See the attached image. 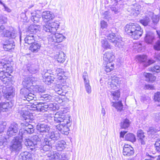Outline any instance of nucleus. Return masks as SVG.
Segmentation results:
<instances>
[{
  "label": "nucleus",
  "instance_id": "38",
  "mask_svg": "<svg viewBox=\"0 0 160 160\" xmlns=\"http://www.w3.org/2000/svg\"><path fill=\"white\" fill-rule=\"evenodd\" d=\"M112 106L115 107L118 111L120 112L123 108V105L121 101L118 102H112Z\"/></svg>",
  "mask_w": 160,
  "mask_h": 160
},
{
  "label": "nucleus",
  "instance_id": "39",
  "mask_svg": "<svg viewBox=\"0 0 160 160\" xmlns=\"http://www.w3.org/2000/svg\"><path fill=\"white\" fill-rule=\"evenodd\" d=\"M24 41L26 43L32 44L35 41L34 36L32 35H27L24 39Z\"/></svg>",
  "mask_w": 160,
  "mask_h": 160
},
{
  "label": "nucleus",
  "instance_id": "37",
  "mask_svg": "<svg viewBox=\"0 0 160 160\" xmlns=\"http://www.w3.org/2000/svg\"><path fill=\"white\" fill-rule=\"evenodd\" d=\"M125 139L127 141H130L132 142H135L136 138L135 135L132 133H128L125 136Z\"/></svg>",
  "mask_w": 160,
  "mask_h": 160
},
{
  "label": "nucleus",
  "instance_id": "13",
  "mask_svg": "<svg viewBox=\"0 0 160 160\" xmlns=\"http://www.w3.org/2000/svg\"><path fill=\"white\" fill-rule=\"evenodd\" d=\"M50 153H47L48 157L51 158L52 160H68L69 158L66 153H55L54 152H50Z\"/></svg>",
  "mask_w": 160,
  "mask_h": 160
},
{
  "label": "nucleus",
  "instance_id": "35",
  "mask_svg": "<svg viewBox=\"0 0 160 160\" xmlns=\"http://www.w3.org/2000/svg\"><path fill=\"white\" fill-rule=\"evenodd\" d=\"M65 55L64 53L61 52L59 53L58 54H57L55 57L57 59V61L58 62L62 63L65 60Z\"/></svg>",
  "mask_w": 160,
  "mask_h": 160
},
{
  "label": "nucleus",
  "instance_id": "16",
  "mask_svg": "<svg viewBox=\"0 0 160 160\" xmlns=\"http://www.w3.org/2000/svg\"><path fill=\"white\" fill-rule=\"evenodd\" d=\"M42 19L44 22H46L44 25L47 23H49L48 21L52 20L55 17L54 15L52 12L49 11H45L43 12L41 14ZM44 25H43V27Z\"/></svg>",
  "mask_w": 160,
  "mask_h": 160
},
{
  "label": "nucleus",
  "instance_id": "15",
  "mask_svg": "<svg viewBox=\"0 0 160 160\" xmlns=\"http://www.w3.org/2000/svg\"><path fill=\"white\" fill-rule=\"evenodd\" d=\"M36 128L38 131L39 132L40 134L46 136L49 132V131L50 128L48 125L43 123L38 124Z\"/></svg>",
  "mask_w": 160,
  "mask_h": 160
},
{
  "label": "nucleus",
  "instance_id": "27",
  "mask_svg": "<svg viewBox=\"0 0 160 160\" xmlns=\"http://www.w3.org/2000/svg\"><path fill=\"white\" fill-rule=\"evenodd\" d=\"M41 44L37 42L32 43L29 47V50L34 53L37 52L40 49Z\"/></svg>",
  "mask_w": 160,
  "mask_h": 160
},
{
  "label": "nucleus",
  "instance_id": "42",
  "mask_svg": "<svg viewBox=\"0 0 160 160\" xmlns=\"http://www.w3.org/2000/svg\"><path fill=\"white\" fill-rule=\"evenodd\" d=\"M7 22V18L4 16L0 15V25L2 24L6 23ZM5 28L3 25H0V32L2 31Z\"/></svg>",
  "mask_w": 160,
  "mask_h": 160
},
{
  "label": "nucleus",
  "instance_id": "31",
  "mask_svg": "<svg viewBox=\"0 0 160 160\" xmlns=\"http://www.w3.org/2000/svg\"><path fill=\"white\" fill-rule=\"evenodd\" d=\"M8 91L5 92L4 91V89L2 91L3 92V96L7 99H11L14 95V93L13 92V90L11 88H9L7 89Z\"/></svg>",
  "mask_w": 160,
  "mask_h": 160
},
{
  "label": "nucleus",
  "instance_id": "51",
  "mask_svg": "<svg viewBox=\"0 0 160 160\" xmlns=\"http://www.w3.org/2000/svg\"><path fill=\"white\" fill-rule=\"evenodd\" d=\"M151 14L152 15V22L154 25H156L158 23L159 20V17L158 15H154L152 12H151Z\"/></svg>",
  "mask_w": 160,
  "mask_h": 160
},
{
  "label": "nucleus",
  "instance_id": "50",
  "mask_svg": "<svg viewBox=\"0 0 160 160\" xmlns=\"http://www.w3.org/2000/svg\"><path fill=\"white\" fill-rule=\"evenodd\" d=\"M140 5H138L136 6L135 8L132 10V13L134 16H137L140 13Z\"/></svg>",
  "mask_w": 160,
  "mask_h": 160
},
{
  "label": "nucleus",
  "instance_id": "20",
  "mask_svg": "<svg viewBox=\"0 0 160 160\" xmlns=\"http://www.w3.org/2000/svg\"><path fill=\"white\" fill-rule=\"evenodd\" d=\"M13 41L12 40L7 39L3 41V49L5 51H9L14 48L15 45L13 44Z\"/></svg>",
  "mask_w": 160,
  "mask_h": 160
},
{
  "label": "nucleus",
  "instance_id": "47",
  "mask_svg": "<svg viewBox=\"0 0 160 160\" xmlns=\"http://www.w3.org/2000/svg\"><path fill=\"white\" fill-rule=\"evenodd\" d=\"M27 68L28 71L32 74H35L37 73L38 71V70L34 68L33 66H30V67L29 65H28V66Z\"/></svg>",
  "mask_w": 160,
  "mask_h": 160
},
{
  "label": "nucleus",
  "instance_id": "63",
  "mask_svg": "<svg viewBox=\"0 0 160 160\" xmlns=\"http://www.w3.org/2000/svg\"><path fill=\"white\" fill-rule=\"evenodd\" d=\"M146 89H153V86L149 84H146L144 88Z\"/></svg>",
  "mask_w": 160,
  "mask_h": 160
},
{
  "label": "nucleus",
  "instance_id": "59",
  "mask_svg": "<svg viewBox=\"0 0 160 160\" xmlns=\"http://www.w3.org/2000/svg\"><path fill=\"white\" fill-rule=\"evenodd\" d=\"M157 131V130L156 129L152 127H151L150 128L148 132L149 134H153L156 133Z\"/></svg>",
  "mask_w": 160,
  "mask_h": 160
},
{
  "label": "nucleus",
  "instance_id": "21",
  "mask_svg": "<svg viewBox=\"0 0 160 160\" xmlns=\"http://www.w3.org/2000/svg\"><path fill=\"white\" fill-rule=\"evenodd\" d=\"M47 141L44 139V142H43V144H41L40 142V147L41 148H39L38 150H40L41 151V152H42V151L43 150L45 152L48 151L50 149L52 148V146L53 144L50 143V142Z\"/></svg>",
  "mask_w": 160,
  "mask_h": 160
},
{
  "label": "nucleus",
  "instance_id": "52",
  "mask_svg": "<svg viewBox=\"0 0 160 160\" xmlns=\"http://www.w3.org/2000/svg\"><path fill=\"white\" fill-rule=\"evenodd\" d=\"M150 69L152 72H160V66L159 65H156L151 68Z\"/></svg>",
  "mask_w": 160,
  "mask_h": 160
},
{
  "label": "nucleus",
  "instance_id": "11",
  "mask_svg": "<svg viewBox=\"0 0 160 160\" xmlns=\"http://www.w3.org/2000/svg\"><path fill=\"white\" fill-rule=\"evenodd\" d=\"M34 141L28 140L27 142H25L26 146L29 147L32 151H35L40 148V147L41 139L38 138V136L35 135L34 137Z\"/></svg>",
  "mask_w": 160,
  "mask_h": 160
},
{
  "label": "nucleus",
  "instance_id": "4",
  "mask_svg": "<svg viewBox=\"0 0 160 160\" xmlns=\"http://www.w3.org/2000/svg\"><path fill=\"white\" fill-rule=\"evenodd\" d=\"M48 71L45 70L42 73L43 80L46 84H49L52 83L55 78L63 82H65V80L68 78L66 76V74L62 69L58 68L56 71L53 70L52 74L54 76H51V73L48 72Z\"/></svg>",
  "mask_w": 160,
  "mask_h": 160
},
{
  "label": "nucleus",
  "instance_id": "8",
  "mask_svg": "<svg viewBox=\"0 0 160 160\" xmlns=\"http://www.w3.org/2000/svg\"><path fill=\"white\" fill-rule=\"evenodd\" d=\"M103 60L106 66L104 69L107 72H110L114 68V64L112 62L114 58V54L111 51L106 52L103 55Z\"/></svg>",
  "mask_w": 160,
  "mask_h": 160
},
{
  "label": "nucleus",
  "instance_id": "26",
  "mask_svg": "<svg viewBox=\"0 0 160 160\" xmlns=\"http://www.w3.org/2000/svg\"><path fill=\"white\" fill-rule=\"evenodd\" d=\"M4 37L14 38L17 36L16 31L13 28H10L9 30H7L4 32Z\"/></svg>",
  "mask_w": 160,
  "mask_h": 160
},
{
  "label": "nucleus",
  "instance_id": "32",
  "mask_svg": "<svg viewBox=\"0 0 160 160\" xmlns=\"http://www.w3.org/2000/svg\"><path fill=\"white\" fill-rule=\"evenodd\" d=\"M138 137L139 140L141 142L142 144H145V135L144 133L142 130H139L138 132Z\"/></svg>",
  "mask_w": 160,
  "mask_h": 160
},
{
  "label": "nucleus",
  "instance_id": "46",
  "mask_svg": "<svg viewBox=\"0 0 160 160\" xmlns=\"http://www.w3.org/2000/svg\"><path fill=\"white\" fill-rule=\"evenodd\" d=\"M130 124L129 120L127 119H125L121 123V127L122 128H128Z\"/></svg>",
  "mask_w": 160,
  "mask_h": 160
},
{
  "label": "nucleus",
  "instance_id": "28",
  "mask_svg": "<svg viewBox=\"0 0 160 160\" xmlns=\"http://www.w3.org/2000/svg\"><path fill=\"white\" fill-rule=\"evenodd\" d=\"M66 147V142L63 140H61L57 142L55 145L56 149L58 151H61L64 150Z\"/></svg>",
  "mask_w": 160,
  "mask_h": 160
},
{
  "label": "nucleus",
  "instance_id": "48",
  "mask_svg": "<svg viewBox=\"0 0 160 160\" xmlns=\"http://www.w3.org/2000/svg\"><path fill=\"white\" fill-rule=\"evenodd\" d=\"M41 98L42 99L43 101H47L52 100V96L48 94L42 95Z\"/></svg>",
  "mask_w": 160,
  "mask_h": 160
},
{
  "label": "nucleus",
  "instance_id": "17",
  "mask_svg": "<svg viewBox=\"0 0 160 160\" xmlns=\"http://www.w3.org/2000/svg\"><path fill=\"white\" fill-rule=\"evenodd\" d=\"M18 130V125L14 122L11 124L7 132V135L10 137L16 135Z\"/></svg>",
  "mask_w": 160,
  "mask_h": 160
},
{
  "label": "nucleus",
  "instance_id": "23",
  "mask_svg": "<svg viewBox=\"0 0 160 160\" xmlns=\"http://www.w3.org/2000/svg\"><path fill=\"white\" fill-rule=\"evenodd\" d=\"M31 19L35 23L38 22L41 17V13L38 10L31 12Z\"/></svg>",
  "mask_w": 160,
  "mask_h": 160
},
{
  "label": "nucleus",
  "instance_id": "5",
  "mask_svg": "<svg viewBox=\"0 0 160 160\" xmlns=\"http://www.w3.org/2000/svg\"><path fill=\"white\" fill-rule=\"evenodd\" d=\"M125 32L134 39H139L142 36L143 30L140 26L137 23H131L125 27Z\"/></svg>",
  "mask_w": 160,
  "mask_h": 160
},
{
  "label": "nucleus",
  "instance_id": "61",
  "mask_svg": "<svg viewBox=\"0 0 160 160\" xmlns=\"http://www.w3.org/2000/svg\"><path fill=\"white\" fill-rule=\"evenodd\" d=\"M154 58L160 62V52L159 53L156 52L154 55Z\"/></svg>",
  "mask_w": 160,
  "mask_h": 160
},
{
  "label": "nucleus",
  "instance_id": "25",
  "mask_svg": "<svg viewBox=\"0 0 160 160\" xmlns=\"http://www.w3.org/2000/svg\"><path fill=\"white\" fill-rule=\"evenodd\" d=\"M40 28V26L32 24L28 27L27 32L31 34H35L39 31Z\"/></svg>",
  "mask_w": 160,
  "mask_h": 160
},
{
  "label": "nucleus",
  "instance_id": "29",
  "mask_svg": "<svg viewBox=\"0 0 160 160\" xmlns=\"http://www.w3.org/2000/svg\"><path fill=\"white\" fill-rule=\"evenodd\" d=\"M154 35L151 32L146 31V36L145 38V42L148 43H151L154 39Z\"/></svg>",
  "mask_w": 160,
  "mask_h": 160
},
{
  "label": "nucleus",
  "instance_id": "7",
  "mask_svg": "<svg viewBox=\"0 0 160 160\" xmlns=\"http://www.w3.org/2000/svg\"><path fill=\"white\" fill-rule=\"evenodd\" d=\"M3 68L6 69V72L1 71L0 72V79L3 83H8L12 80V76L10 74L13 71L12 68L9 63L5 62L3 65Z\"/></svg>",
  "mask_w": 160,
  "mask_h": 160
},
{
  "label": "nucleus",
  "instance_id": "49",
  "mask_svg": "<svg viewBox=\"0 0 160 160\" xmlns=\"http://www.w3.org/2000/svg\"><path fill=\"white\" fill-rule=\"evenodd\" d=\"M85 88L86 91L89 94L91 92V88L89 85V80H87L84 82Z\"/></svg>",
  "mask_w": 160,
  "mask_h": 160
},
{
  "label": "nucleus",
  "instance_id": "3",
  "mask_svg": "<svg viewBox=\"0 0 160 160\" xmlns=\"http://www.w3.org/2000/svg\"><path fill=\"white\" fill-rule=\"evenodd\" d=\"M35 79L32 77L25 78L22 82L23 88L20 90V94L22 95L24 100L30 101L36 99V95L32 93V89L33 87L34 80Z\"/></svg>",
  "mask_w": 160,
  "mask_h": 160
},
{
  "label": "nucleus",
  "instance_id": "62",
  "mask_svg": "<svg viewBox=\"0 0 160 160\" xmlns=\"http://www.w3.org/2000/svg\"><path fill=\"white\" fill-rule=\"evenodd\" d=\"M155 121L158 122L160 121V113H156L155 115Z\"/></svg>",
  "mask_w": 160,
  "mask_h": 160
},
{
  "label": "nucleus",
  "instance_id": "45",
  "mask_svg": "<svg viewBox=\"0 0 160 160\" xmlns=\"http://www.w3.org/2000/svg\"><path fill=\"white\" fill-rule=\"evenodd\" d=\"M149 22L150 18L147 16H146L142 19L140 20V22L144 26L148 25Z\"/></svg>",
  "mask_w": 160,
  "mask_h": 160
},
{
  "label": "nucleus",
  "instance_id": "54",
  "mask_svg": "<svg viewBox=\"0 0 160 160\" xmlns=\"http://www.w3.org/2000/svg\"><path fill=\"white\" fill-rule=\"evenodd\" d=\"M150 99L148 96H144L142 97L141 98V101L144 103H147L150 101Z\"/></svg>",
  "mask_w": 160,
  "mask_h": 160
},
{
  "label": "nucleus",
  "instance_id": "1",
  "mask_svg": "<svg viewBox=\"0 0 160 160\" xmlns=\"http://www.w3.org/2000/svg\"><path fill=\"white\" fill-rule=\"evenodd\" d=\"M68 111L67 108H62L57 112L54 116V121L56 122H63L62 124L54 125V129L58 130L62 134L66 135H68L69 133V128L72 123L70 117L66 116L65 115Z\"/></svg>",
  "mask_w": 160,
  "mask_h": 160
},
{
  "label": "nucleus",
  "instance_id": "30",
  "mask_svg": "<svg viewBox=\"0 0 160 160\" xmlns=\"http://www.w3.org/2000/svg\"><path fill=\"white\" fill-rule=\"evenodd\" d=\"M101 46L104 49H112L113 48V46L109 44L107 39L105 38H103L101 41Z\"/></svg>",
  "mask_w": 160,
  "mask_h": 160
},
{
  "label": "nucleus",
  "instance_id": "53",
  "mask_svg": "<svg viewBox=\"0 0 160 160\" xmlns=\"http://www.w3.org/2000/svg\"><path fill=\"white\" fill-rule=\"evenodd\" d=\"M102 14L103 18L108 19L110 17V12L109 11H106L102 12Z\"/></svg>",
  "mask_w": 160,
  "mask_h": 160
},
{
  "label": "nucleus",
  "instance_id": "60",
  "mask_svg": "<svg viewBox=\"0 0 160 160\" xmlns=\"http://www.w3.org/2000/svg\"><path fill=\"white\" fill-rule=\"evenodd\" d=\"M138 45L136 50H137L138 52H140L142 50V45L139 42L136 43V45Z\"/></svg>",
  "mask_w": 160,
  "mask_h": 160
},
{
  "label": "nucleus",
  "instance_id": "64",
  "mask_svg": "<svg viewBox=\"0 0 160 160\" xmlns=\"http://www.w3.org/2000/svg\"><path fill=\"white\" fill-rule=\"evenodd\" d=\"M88 77V74L86 72H84L83 73V78L84 81V82H85L86 81L88 80V79H86V78Z\"/></svg>",
  "mask_w": 160,
  "mask_h": 160
},
{
  "label": "nucleus",
  "instance_id": "33",
  "mask_svg": "<svg viewBox=\"0 0 160 160\" xmlns=\"http://www.w3.org/2000/svg\"><path fill=\"white\" fill-rule=\"evenodd\" d=\"M45 91V90L43 87L39 85H33V87L32 89V93L36 92L38 93H42Z\"/></svg>",
  "mask_w": 160,
  "mask_h": 160
},
{
  "label": "nucleus",
  "instance_id": "34",
  "mask_svg": "<svg viewBox=\"0 0 160 160\" xmlns=\"http://www.w3.org/2000/svg\"><path fill=\"white\" fill-rule=\"evenodd\" d=\"M112 11L115 14H117L120 12L121 10L120 6L117 4V2H115L114 4L111 8Z\"/></svg>",
  "mask_w": 160,
  "mask_h": 160
},
{
  "label": "nucleus",
  "instance_id": "10",
  "mask_svg": "<svg viewBox=\"0 0 160 160\" xmlns=\"http://www.w3.org/2000/svg\"><path fill=\"white\" fill-rule=\"evenodd\" d=\"M22 138L19 135L15 137L12 141L10 148L12 152L18 154L22 148Z\"/></svg>",
  "mask_w": 160,
  "mask_h": 160
},
{
  "label": "nucleus",
  "instance_id": "57",
  "mask_svg": "<svg viewBox=\"0 0 160 160\" xmlns=\"http://www.w3.org/2000/svg\"><path fill=\"white\" fill-rule=\"evenodd\" d=\"M154 99L155 101L160 102V92H158L155 94Z\"/></svg>",
  "mask_w": 160,
  "mask_h": 160
},
{
  "label": "nucleus",
  "instance_id": "22",
  "mask_svg": "<svg viewBox=\"0 0 160 160\" xmlns=\"http://www.w3.org/2000/svg\"><path fill=\"white\" fill-rule=\"evenodd\" d=\"M122 82V78L116 77L114 79H112L109 87L111 89H116L118 88V86Z\"/></svg>",
  "mask_w": 160,
  "mask_h": 160
},
{
  "label": "nucleus",
  "instance_id": "2",
  "mask_svg": "<svg viewBox=\"0 0 160 160\" xmlns=\"http://www.w3.org/2000/svg\"><path fill=\"white\" fill-rule=\"evenodd\" d=\"M59 22H52L47 23L43 27V31L47 33L49 36L48 41L49 42H62L65 37L62 34L56 33L60 26Z\"/></svg>",
  "mask_w": 160,
  "mask_h": 160
},
{
  "label": "nucleus",
  "instance_id": "40",
  "mask_svg": "<svg viewBox=\"0 0 160 160\" xmlns=\"http://www.w3.org/2000/svg\"><path fill=\"white\" fill-rule=\"evenodd\" d=\"M30 129L27 128H24L23 129H21L19 131V135L20 136L22 137V138L24 137V136L26 133L31 134L33 132H30Z\"/></svg>",
  "mask_w": 160,
  "mask_h": 160
},
{
  "label": "nucleus",
  "instance_id": "9",
  "mask_svg": "<svg viewBox=\"0 0 160 160\" xmlns=\"http://www.w3.org/2000/svg\"><path fill=\"white\" fill-rule=\"evenodd\" d=\"M106 36L110 42H111L115 47L120 48H122L123 43L122 41L121 37L120 36L115 37L116 36L115 33H113L111 31H107L106 32Z\"/></svg>",
  "mask_w": 160,
  "mask_h": 160
},
{
  "label": "nucleus",
  "instance_id": "41",
  "mask_svg": "<svg viewBox=\"0 0 160 160\" xmlns=\"http://www.w3.org/2000/svg\"><path fill=\"white\" fill-rule=\"evenodd\" d=\"M158 37L159 38V40L155 43L154 45V48L155 50L157 51L160 50V31L157 30L156 31Z\"/></svg>",
  "mask_w": 160,
  "mask_h": 160
},
{
  "label": "nucleus",
  "instance_id": "55",
  "mask_svg": "<svg viewBox=\"0 0 160 160\" xmlns=\"http://www.w3.org/2000/svg\"><path fill=\"white\" fill-rule=\"evenodd\" d=\"M42 103V105L41 106L40 110L41 112H44L47 111V109L48 108V105H44V103Z\"/></svg>",
  "mask_w": 160,
  "mask_h": 160
},
{
  "label": "nucleus",
  "instance_id": "58",
  "mask_svg": "<svg viewBox=\"0 0 160 160\" xmlns=\"http://www.w3.org/2000/svg\"><path fill=\"white\" fill-rule=\"evenodd\" d=\"M101 28L102 29L105 28L107 27V24L106 22L102 20L100 23Z\"/></svg>",
  "mask_w": 160,
  "mask_h": 160
},
{
  "label": "nucleus",
  "instance_id": "19",
  "mask_svg": "<svg viewBox=\"0 0 160 160\" xmlns=\"http://www.w3.org/2000/svg\"><path fill=\"white\" fill-rule=\"evenodd\" d=\"M122 153L125 156H132L134 153L133 148L130 145L125 144L123 148Z\"/></svg>",
  "mask_w": 160,
  "mask_h": 160
},
{
  "label": "nucleus",
  "instance_id": "14",
  "mask_svg": "<svg viewBox=\"0 0 160 160\" xmlns=\"http://www.w3.org/2000/svg\"><path fill=\"white\" fill-rule=\"evenodd\" d=\"M136 59L141 64L145 67H147L155 62V61L152 59H150L147 61V57L145 55L137 56Z\"/></svg>",
  "mask_w": 160,
  "mask_h": 160
},
{
  "label": "nucleus",
  "instance_id": "36",
  "mask_svg": "<svg viewBox=\"0 0 160 160\" xmlns=\"http://www.w3.org/2000/svg\"><path fill=\"white\" fill-rule=\"evenodd\" d=\"M4 130L3 127L2 126L0 128V146L3 145V142H6L7 139V138L5 137L4 135L3 136V134L2 133Z\"/></svg>",
  "mask_w": 160,
  "mask_h": 160
},
{
  "label": "nucleus",
  "instance_id": "56",
  "mask_svg": "<svg viewBox=\"0 0 160 160\" xmlns=\"http://www.w3.org/2000/svg\"><path fill=\"white\" fill-rule=\"evenodd\" d=\"M155 146L157 151L160 152V139H159L156 142Z\"/></svg>",
  "mask_w": 160,
  "mask_h": 160
},
{
  "label": "nucleus",
  "instance_id": "6",
  "mask_svg": "<svg viewBox=\"0 0 160 160\" xmlns=\"http://www.w3.org/2000/svg\"><path fill=\"white\" fill-rule=\"evenodd\" d=\"M20 116L25 121L23 123H22V125L25 126L30 129V132H34L33 127L32 125L29 124L32 123L33 120V117L32 113L27 111L24 108H22L21 110L19 111Z\"/></svg>",
  "mask_w": 160,
  "mask_h": 160
},
{
  "label": "nucleus",
  "instance_id": "24",
  "mask_svg": "<svg viewBox=\"0 0 160 160\" xmlns=\"http://www.w3.org/2000/svg\"><path fill=\"white\" fill-rule=\"evenodd\" d=\"M32 159L31 154L27 151L21 152L18 158V160H32Z\"/></svg>",
  "mask_w": 160,
  "mask_h": 160
},
{
  "label": "nucleus",
  "instance_id": "43",
  "mask_svg": "<svg viewBox=\"0 0 160 160\" xmlns=\"http://www.w3.org/2000/svg\"><path fill=\"white\" fill-rule=\"evenodd\" d=\"M144 76L147 78L146 81L152 82L156 79L155 77L152 74L149 73H145L144 74Z\"/></svg>",
  "mask_w": 160,
  "mask_h": 160
},
{
  "label": "nucleus",
  "instance_id": "12",
  "mask_svg": "<svg viewBox=\"0 0 160 160\" xmlns=\"http://www.w3.org/2000/svg\"><path fill=\"white\" fill-rule=\"evenodd\" d=\"M58 130H56L55 131L49 132L44 138L45 140L50 142V143L53 144L55 142L60 138V134Z\"/></svg>",
  "mask_w": 160,
  "mask_h": 160
},
{
  "label": "nucleus",
  "instance_id": "18",
  "mask_svg": "<svg viewBox=\"0 0 160 160\" xmlns=\"http://www.w3.org/2000/svg\"><path fill=\"white\" fill-rule=\"evenodd\" d=\"M13 106L11 102H2L0 103V112L9 111Z\"/></svg>",
  "mask_w": 160,
  "mask_h": 160
},
{
  "label": "nucleus",
  "instance_id": "44",
  "mask_svg": "<svg viewBox=\"0 0 160 160\" xmlns=\"http://www.w3.org/2000/svg\"><path fill=\"white\" fill-rule=\"evenodd\" d=\"M111 96L115 100H118L120 97V92L118 91H112L111 92Z\"/></svg>",
  "mask_w": 160,
  "mask_h": 160
}]
</instances>
